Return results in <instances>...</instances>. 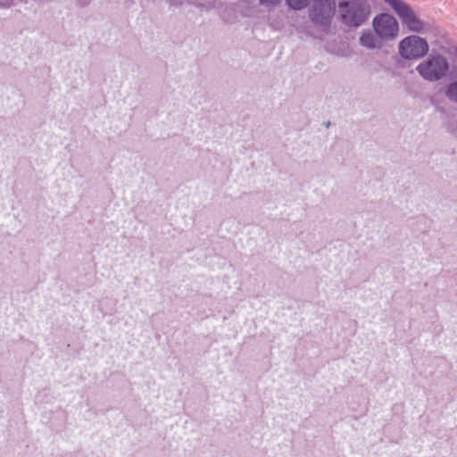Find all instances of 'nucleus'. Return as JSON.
Segmentation results:
<instances>
[{
  "label": "nucleus",
  "instance_id": "nucleus-1",
  "mask_svg": "<svg viewBox=\"0 0 457 457\" xmlns=\"http://www.w3.org/2000/svg\"><path fill=\"white\" fill-rule=\"evenodd\" d=\"M342 21L349 27L361 26L370 14L367 0H346L338 5Z\"/></svg>",
  "mask_w": 457,
  "mask_h": 457
},
{
  "label": "nucleus",
  "instance_id": "nucleus-2",
  "mask_svg": "<svg viewBox=\"0 0 457 457\" xmlns=\"http://www.w3.org/2000/svg\"><path fill=\"white\" fill-rule=\"evenodd\" d=\"M416 70L424 79L437 81L446 75L449 63L441 54H430L417 66Z\"/></svg>",
  "mask_w": 457,
  "mask_h": 457
},
{
  "label": "nucleus",
  "instance_id": "nucleus-3",
  "mask_svg": "<svg viewBox=\"0 0 457 457\" xmlns=\"http://www.w3.org/2000/svg\"><path fill=\"white\" fill-rule=\"evenodd\" d=\"M335 7L334 0H313L310 9L312 21L325 29L335 13Z\"/></svg>",
  "mask_w": 457,
  "mask_h": 457
},
{
  "label": "nucleus",
  "instance_id": "nucleus-4",
  "mask_svg": "<svg viewBox=\"0 0 457 457\" xmlns=\"http://www.w3.org/2000/svg\"><path fill=\"white\" fill-rule=\"evenodd\" d=\"M385 2L396 12L402 22L410 30L419 32L423 29V22L416 16L411 7L403 0H385Z\"/></svg>",
  "mask_w": 457,
  "mask_h": 457
},
{
  "label": "nucleus",
  "instance_id": "nucleus-5",
  "mask_svg": "<svg viewBox=\"0 0 457 457\" xmlns=\"http://www.w3.org/2000/svg\"><path fill=\"white\" fill-rule=\"evenodd\" d=\"M428 52L427 41L419 36H409L399 45V53L405 59H418Z\"/></svg>",
  "mask_w": 457,
  "mask_h": 457
},
{
  "label": "nucleus",
  "instance_id": "nucleus-6",
  "mask_svg": "<svg viewBox=\"0 0 457 457\" xmlns=\"http://www.w3.org/2000/svg\"><path fill=\"white\" fill-rule=\"evenodd\" d=\"M373 28L376 34L386 40L395 39L399 32L397 21L388 13L377 15L373 20Z\"/></svg>",
  "mask_w": 457,
  "mask_h": 457
},
{
  "label": "nucleus",
  "instance_id": "nucleus-7",
  "mask_svg": "<svg viewBox=\"0 0 457 457\" xmlns=\"http://www.w3.org/2000/svg\"><path fill=\"white\" fill-rule=\"evenodd\" d=\"M360 44L368 49L379 48L381 44L371 31H363L360 37Z\"/></svg>",
  "mask_w": 457,
  "mask_h": 457
},
{
  "label": "nucleus",
  "instance_id": "nucleus-8",
  "mask_svg": "<svg viewBox=\"0 0 457 457\" xmlns=\"http://www.w3.org/2000/svg\"><path fill=\"white\" fill-rule=\"evenodd\" d=\"M445 94L449 99L457 102V81L451 83L447 87Z\"/></svg>",
  "mask_w": 457,
  "mask_h": 457
},
{
  "label": "nucleus",
  "instance_id": "nucleus-9",
  "mask_svg": "<svg viewBox=\"0 0 457 457\" xmlns=\"http://www.w3.org/2000/svg\"><path fill=\"white\" fill-rule=\"evenodd\" d=\"M287 2L291 8L300 10L307 4L308 0H287Z\"/></svg>",
  "mask_w": 457,
  "mask_h": 457
},
{
  "label": "nucleus",
  "instance_id": "nucleus-10",
  "mask_svg": "<svg viewBox=\"0 0 457 457\" xmlns=\"http://www.w3.org/2000/svg\"><path fill=\"white\" fill-rule=\"evenodd\" d=\"M280 0H260L261 4L266 6L276 5Z\"/></svg>",
  "mask_w": 457,
  "mask_h": 457
}]
</instances>
